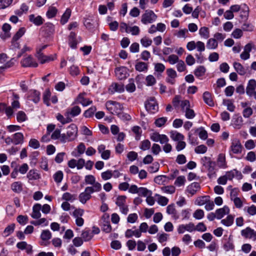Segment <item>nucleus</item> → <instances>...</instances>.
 I'll return each mask as SVG.
<instances>
[{"label": "nucleus", "mask_w": 256, "mask_h": 256, "mask_svg": "<svg viewBox=\"0 0 256 256\" xmlns=\"http://www.w3.org/2000/svg\"><path fill=\"white\" fill-rule=\"evenodd\" d=\"M106 109L112 114L118 115L123 110L122 106L120 103L112 100H108L106 103Z\"/></svg>", "instance_id": "nucleus-3"}, {"label": "nucleus", "mask_w": 256, "mask_h": 256, "mask_svg": "<svg viewBox=\"0 0 256 256\" xmlns=\"http://www.w3.org/2000/svg\"><path fill=\"white\" fill-rule=\"evenodd\" d=\"M243 124V120L242 116H237L234 122V128L240 129Z\"/></svg>", "instance_id": "nucleus-56"}, {"label": "nucleus", "mask_w": 256, "mask_h": 256, "mask_svg": "<svg viewBox=\"0 0 256 256\" xmlns=\"http://www.w3.org/2000/svg\"><path fill=\"white\" fill-rule=\"evenodd\" d=\"M84 24L88 28H91L94 24V21L93 16H88V18H85L84 20Z\"/></svg>", "instance_id": "nucleus-44"}, {"label": "nucleus", "mask_w": 256, "mask_h": 256, "mask_svg": "<svg viewBox=\"0 0 256 256\" xmlns=\"http://www.w3.org/2000/svg\"><path fill=\"white\" fill-rule=\"evenodd\" d=\"M166 177L165 176L160 175L156 176L154 179V182L160 185L164 184L166 181Z\"/></svg>", "instance_id": "nucleus-49"}, {"label": "nucleus", "mask_w": 256, "mask_h": 256, "mask_svg": "<svg viewBox=\"0 0 256 256\" xmlns=\"http://www.w3.org/2000/svg\"><path fill=\"white\" fill-rule=\"evenodd\" d=\"M206 71V69L205 67L202 66H200L195 70L194 74L196 77L200 78L204 74Z\"/></svg>", "instance_id": "nucleus-38"}, {"label": "nucleus", "mask_w": 256, "mask_h": 256, "mask_svg": "<svg viewBox=\"0 0 256 256\" xmlns=\"http://www.w3.org/2000/svg\"><path fill=\"white\" fill-rule=\"evenodd\" d=\"M256 88V81L252 79L248 81V86L246 88V93L249 96H252L254 91Z\"/></svg>", "instance_id": "nucleus-16"}, {"label": "nucleus", "mask_w": 256, "mask_h": 256, "mask_svg": "<svg viewBox=\"0 0 256 256\" xmlns=\"http://www.w3.org/2000/svg\"><path fill=\"white\" fill-rule=\"evenodd\" d=\"M140 32V28L136 26H129L127 33H130L133 36H137L139 34Z\"/></svg>", "instance_id": "nucleus-53"}, {"label": "nucleus", "mask_w": 256, "mask_h": 256, "mask_svg": "<svg viewBox=\"0 0 256 256\" xmlns=\"http://www.w3.org/2000/svg\"><path fill=\"white\" fill-rule=\"evenodd\" d=\"M40 237L42 240H48L51 238L52 234L48 230H44L42 232Z\"/></svg>", "instance_id": "nucleus-55"}, {"label": "nucleus", "mask_w": 256, "mask_h": 256, "mask_svg": "<svg viewBox=\"0 0 256 256\" xmlns=\"http://www.w3.org/2000/svg\"><path fill=\"white\" fill-rule=\"evenodd\" d=\"M14 228L15 224H14L8 225L4 231L3 234L4 236H8L9 235L12 234L14 231Z\"/></svg>", "instance_id": "nucleus-46"}, {"label": "nucleus", "mask_w": 256, "mask_h": 256, "mask_svg": "<svg viewBox=\"0 0 256 256\" xmlns=\"http://www.w3.org/2000/svg\"><path fill=\"white\" fill-rule=\"evenodd\" d=\"M199 34L204 39H207L210 36L208 28L204 26L201 28L199 30Z\"/></svg>", "instance_id": "nucleus-45"}, {"label": "nucleus", "mask_w": 256, "mask_h": 256, "mask_svg": "<svg viewBox=\"0 0 256 256\" xmlns=\"http://www.w3.org/2000/svg\"><path fill=\"white\" fill-rule=\"evenodd\" d=\"M42 208L40 204H36L33 206L32 212L31 214V216L34 219H38L41 216L40 210Z\"/></svg>", "instance_id": "nucleus-18"}, {"label": "nucleus", "mask_w": 256, "mask_h": 256, "mask_svg": "<svg viewBox=\"0 0 256 256\" xmlns=\"http://www.w3.org/2000/svg\"><path fill=\"white\" fill-rule=\"evenodd\" d=\"M201 163L203 166L206 168L210 164H214V162L212 161L210 157L204 156L201 159Z\"/></svg>", "instance_id": "nucleus-58"}, {"label": "nucleus", "mask_w": 256, "mask_h": 256, "mask_svg": "<svg viewBox=\"0 0 256 256\" xmlns=\"http://www.w3.org/2000/svg\"><path fill=\"white\" fill-rule=\"evenodd\" d=\"M240 233L244 238L252 239L253 240H256V232L250 227L242 230Z\"/></svg>", "instance_id": "nucleus-9"}, {"label": "nucleus", "mask_w": 256, "mask_h": 256, "mask_svg": "<svg viewBox=\"0 0 256 256\" xmlns=\"http://www.w3.org/2000/svg\"><path fill=\"white\" fill-rule=\"evenodd\" d=\"M63 172L61 170L56 172L53 176L54 181L56 183H60L63 178Z\"/></svg>", "instance_id": "nucleus-54"}, {"label": "nucleus", "mask_w": 256, "mask_h": 256, "mask_svg": "<svg viewBox=\"0 0 256 256\" xmlns=\"http://www.w3.org/2000/svg\"><path fill=\"white\" fill-rule=\"evenodd\" d=\"M154 66L155 72H158L159 74L163 72L165 70V66L162 63H156L154 64Z\"/></svg>", "instance_id": "nucleus-51"}, {"label": "nucleus", "mask_w": 256, "mask_h": 256, "mask_svg": "<svg viewBox=\"0 0 256 256\" xmlns=\"http://www.w3.org/2000/svg\"><path fill=\"white\" fill-rule=\"evenodd\" d=\"M146 110L150 113H155L158 110V104L154 98H150L145 102Z\"/></svg>", "instance_id": "nucleus-6"}, {"label": "nucleus", "mask_w": 256, "mask_h": 256, "mask_svg": "<svg viewBox=\"0 0 256 256\" xmlns=\"http://www.w3.org/2000/svg\"><path fill=\"white\" fill-rule=\"evenodd\" d=\"M135 68L140 72H146L148 70V64L144 62H138L136 64Z\"/></svg>", "instance_id": "nucleus-33"}, {"label": "nucleus", "mask_w": 256, "mask_h": 256, "mask_svg": "<svg viewBox=\"0 0 256 256\" xmlns=\"http://www.w3.org/2000/svg\"><path fill=\"white\" fill-rule=\"evenodd\" d=\"M62 199L66 201L72 202L76 199V196L66 192L62 194Z\"/></svg>", "instance_id": "nucleus-52"}, {"label": "nucleus", "mask_w": 256, "mask_h": 256, "mask_svg": "<svg viewBox=\"0 0 256 256\" xmlns=\"http://www.w3.org/2000/svg\"><path fill=\"white\" fill-rule=\"evenodd\" d=\"M126 88L130 92H132L136 90V86L133 79L130 80V82L126 86Z\"/></svg>", "instance_id": "nucleus-64"}, {"label": "nucleus", "mask_w": 256, "mask_h": 256, "mask_svg": "<svg viewBox=\"0 0 256 256\" xmlns=\"http://www.w3.org/2000/svg\"><path fill=\"white\" fill-rule=\"evenodd\" d=\"M200 186L198 182H192L186 188V191L192 196L194 194L200 190Z\"/></svg>", "instance_id": "nucleus-15"}, {"label": "nucleus", "mask_w": 256, "mask_h": 256, "mask_svg": "<svg viewBox=\"0 0 256 256\" xmlns=\"http://www.w3.org/2000/svg\"><path fill=\"white\" fill-rule=\"evenodd\" d=\"M108 90L112 93H114L115 92H122L124 91V87L122 84L112 83L110 86Z\"/></svg>", "instance_id": "nucleus-21"}, {"label": "nucleus", "mask_w": 256, "mask_h": 256, "mask_svg": "<svg viewBox=\"0 0 256 256\" xmlns=\"http://www.w3.org/2000/svg\"><path fill=\"white\" fill-rule=\"evenodd\" d=\"M27 119L26 116L24 112L19 111L16 114V120L19 122L26 121Z\"/></svg>", "instance_id": "nucleus-63"}, {"label": "nucleus", "mask_w": 256, "mask_h": 256, "mask_svg": "<svg viewBox=\"0 0 256 256\" xmlns=\"http://www.w3.org/2000/svg\"><path fill=\"white\" fill-rule=\"evenodd\" d=\"M58 12V9L54 6H50L46 12V15L48 18L54 17Z\"/></svg>", "instance_id": "nucleus-41"}, {"label": "nucleus", "mask_w": 256, "mask_h": 256, "mask_svg": "<svg viewBox=\"0 0 256 256\" xmlns=\"http://www.w3.org/2000/svg\"><path fill=\"white\" fill-rule=\"evenodd\" d=\"M157 19V16L151 10H146L142 16L141 22L144 24H148L154 22Z\"/></svg>", "instance_id": "nucleus-5"}, {"label": "nucleus", "mask_w": 256, "mask_h": 256, "mask_svg": "<svg viewBox=\"0 0 256 256\" xmlns=\"http://www.w3.org/2000/svg\"><path fill=\"white\" fill-rule=\"evenodd\" d=\"M125 236L127 238H131L132 236H134L136 238H140L141 236V234L140 232L138 230H132L130 229H128L125 232Z\"/></svg>", "instance_id": "nucleus-31"}, {"label": "nucleus", "mask_w": 256, "mask_h": 256, "mask_svg": "<svg viewBox=\"0 0 256 256\" xmlns=\"http://www.w3.org/2000/svg\"><path fill=\"white\" fill-rule=\"evenodd\" d=\"M29 20L31 22L37 26H40L44 22V20L41 16H36L34 14L29 16Z\"/></svg>", "instance_id": "nucleus-20"}, {"label": "nucleus", "mask_w": 256, "mask_h": 256, "mask_svg": "<svg viewBox=\"0 0 256 256\" xmlns=\"http://www.w3.org/2000/svg\"><path fill=\"white\" fill-rule=\"evenodd\" d=\"M223 104L226 106L227 109L230 112H234L235 109V106L232 102L230 100H224Z\"/></svg>", "instance_id": "nucleus-48"}, {"label": "nucleus", "mask_w": 256, "mask_h": 256, "mask_svg": "<svg viewBox=\"0 0 256 256\" xmlns=\"http://www.w3.org/2000/svg\"><path fill=\"white\" fill-rule=\"evenodd\" d=\"M27 178L30 180H37L40 178V174L38 172L37 170H31L28 172L27 174Z\"/></svg>", "instance_id": "nucleus-26"}, {"label": "nucleus", "mask_w": 256, "mask_h": 256, "mask_svg": "<svg viewBox=\"0 0 256 256\" xmlns=\"http://www.w3.org/2000/svg\"><path fill=\"white\" fill-rule=\"evenodd\" d=\"M184 100H181V96L179 95L176 96L172 100V104L176 108H178L179 106L181 107L182 102Z\"/></svg>", "instance_id": "nucleus-59"}, {"label": "nucleus", "mask_w": 256, "mask_h": 256, "mask_svg": "<svg viewBox=\"0 0 256 256\" xmlns=\"http://www.w3.org/2000/svg\"><path fill=\"white\" fill-rule=\"evenodd\" d=\"M166 212L168 214H171L175 220L178 218V216L174 204H170L167 206Z\"/></svg>", "instance_id": "nucleus-32"}, {"label": "nucleus", "mask_w": 256, "mask_h": 256, "mask_svg": "<svg viewBox=\"0 0 256 256\" xmlns=\"http://www.w3.org/2000/svg\"><path fill=\"white\" fill-rule=\"evenodd\" d=\"M186 180L184 176H178L174 182V185L177 186H181L185 184Z\"/></svg>", "instance_id": "nucleus-50"}, {"label": "nucleus", "mask_w": 256, "mask_h": 256, "mask_svg": "<svg viewBox=\"0 0 256 256\" xmlns=\"http://www.w3.org/2000/svg\"><path fill=\"white\" fill-rule=\"evenodd\" d=\"M72 14V10L70 8H68L65 12L62 15L60 18V23L62 24H66L68 20Z\"/></svg>", "instance_id": "nucleus-30"}, {"label": "nucleus", "mask_w": 256, "mask_h": 256, "mask_svg": "<svg viewBox=\"0 0 256 256\" xmlns=\"http://www.w3.org/2000/svg\"><path fill=\"white\" fill-rule=\"evenodd\" d=\"M30 100L35 103H37L40 100V92L36 90L30 91Z\"/></svg>", "instance_id": "nucleus-35"}, {"label": "nucleus", "mask_w": 256, "mask_h": 256, "mask_svg": "<svg viewBox=\"0 0 256 256\" xmlns=\"http://www.w3.org/2000/svg\"><path fill=\"white\" fill-rule=\"evenodd\" d=\"M181 110L184 113V116L188 119H192L196 116L194 110L190 108V104L189 100H185L182 102Z\"/></svg>", "instance_id": "nucleus-4"}, {"label": "nucleus", "mask_w": 256, "mask_h": 256, "mask_svg": "<svg viewBox=\"0 0 256 256\" xmlns=\"http://www.w3.org/2000/svg\"><path fill=\"white\" fill-rule=\"evenodd\" d=\"M177 230L178 233L180 234H184L186 231L192 232L194 231V224L192 222H189L186 224H180L178 226Z\"/></svg>", "instance_id": "nucleus-11"}, {"label": "nucleus", "mask_w": 256, "mask_h": 256, "mask_svg": "<svg viewBox=\"0 0 256 256\" xmlns=\"http://www.w3.org/2000/svg\"><path fill=\"white\" fill-rule=\"evenodd\" d=\"M210 198V197L208 196H200L196 198V203L198 206H203L206 204L208 202V200Z\"/></svg>", "instance_id": "nucleus-36"}, {"label": "nucleus", "mask_w": 256, "mask_h": 256, "mask_svg": "<svg viewBox=\"0 0 256 256\" xmlns=\"http://www.w3.org/2000/svg\"><path fill=\"white\" fill-rule=\"evenodd\" d=\"M150 138L154 142H160L162 144L169 142V139L166 135L160 134L158 132L151 134Z\"/></svg>", "instance_id": "nucleus-7"}, {"label": "nucleus", "mask_w": 256, "mask_h": 256, "mask_svg": "<svg viewBox=\"0 0 256 256\" xmlns=\"http://www.w3.org/2000/svg\"><path fill=\"white\" fill-rule=\"evenodd\" d=\"M203 99L204 102L210 106H214V102L212 98L211 94L208 92H206L203 94Z\"/></svg>", "instance_id": "nucleus-28"}, {"label": "nucleus", "mask_w": 256, "mask_h": 256, "mask_svg": "<svg viewBox=\"0 0 256 256\" xmlns=\"http://www.w3.org/2000/svg\"><path fill=\"white\" fill-rule=\"evenodd\" d=\"M146 86H152L156 83V80L152 75L150 74L146 77Z\"/></svg>", "instance_id": "nucleus-60"}, {"label": "nucleus", "mask_w": 256, "mask_h": 256, "mask_svg": "<svg viewBox=\"0 0 256 256\" xmlns=\"http://www.w3.org/2000/svg\"><path fill=\"white\" fill-rule=\"evenodd\" d=\"M242 145L238 138H235L232 140L230 150L234 154H240L242 151Z\"/></svg>", "instance_id": "nucleus-8"}, {"label": "nucleus", "mask_w": 256, "mask_h": 256, "mask_svg": "<svg viewBox=\"0 0 256 256\" xmlns=\"http://www.w3.org/2000/svg\"><path fill=\"white\" fill-rule=\"evenodd\" d=\"M234 68L236 72L241 76L244 75L247 72V70L240 63L234 62L233 64Z\"/></svg>", "instance_id": "nucleus-24"}, {"label": "nucleus", "mask_w": 256, "mask_h": 256, "mask_svg": "<svg viewBox=\"0 0 256 256\" xmlns=\"http://www.w3.org/2000/svg\"><path fill=\"white\" fill-rule=\"evenodd\" d=\"M206 168H208V176L210 178H214L216 176V171L215 169V162H214V164H210V166H207Z\"/></svg>", "instance_id": "nucleus-42"}, {"label": "nucleus", "mask_w": 256, "mask_h": 256, "mask_svg": "<svg viewBox=\"0 0 256 256\" xmlns=\"http://www.w3.org/2000/svg\"><path fill=\"white\" fill-rule=\"evenodd\" d=\"M14 144H22L24 142V137L22 132H16L12 136Z\"/></svg>", "instance_id": "nucleus-27"}, {"label": "nucleus", "mask_w": 256, "mask_h": 256, "mask_svg": "<svg viewBox=\"0 0 256 256\" xmlns=\"http://www.w3.org/2000/svg\"><path fill=\"white\" fill-rule=\"evenodd\" d=\"M85 182L88 184H92V186H94L95 184L98 182H96V178L92 175H87L85 176L84 179Z\"/></svg>", "instance_id": "nucleus-47"}, {"label": "nucleus", "mask_w": 256, "mask_h": 256, "mask_svg": "<svg viewBox=\"0 0 256 256\" xmlns=\"http://www.w3.org/2000/svg\"><path fill=\"white\" fill-rule=\"evenodd\" d=\"M78 133V128L74 124H70L66 128V133L62 134V142L65 143L74 140Z\"/></svg>", "instance_id": "nucleus-2"}, {"label": "nucleus", "mask_w": 256, "mask_h": 256, "mask_svg": "<svg viewBox=\"0 0 256 256\" xmlns=\"http://www.w3.org/2000/svg\"><path fill=\"white\" fill-rule=\"evenodd\" d=\"M161 190L164 192L169 194H174L176 190L174 186H163L161 188Z\"/></svg>", "instance_id": "nucleus-62"}, {"label": "nucleus", "mask_w": 256, "mask_h": 256, "mask_svg": "<svg viewBox=\"0 0 256 256\" xmlns=\"http://www.w3.org/2000/svg\"><path fill=\"white\" fill-rule=\"evenodd\" d=\"M217 164L220 168H224L226 167V157L224 154H220L218 155L217 160Z\"/></svg>", "instance_id": "nucleus-34"}, {"label": "nucleus", "mask_w": 256, "mask_h": 256, "mask_svg": "<svg viewBox=\"0 0 256 256\" xmlns=\"http://www.w3.org/2000/svg\"><path fill=\"white\" fill-rule=\"evenodd\" d=\"M140 42L144 47L147 48L152 44V40L146 36H144L141 38Z\"/></svg>", "instance_id": "nucleus-57"}, {"label": "nucleus", "mask_w": 256, "mask_h": 256, "mask_svg": "<svg viewBox=\"0 0 256 256\" xmlns=\"http://www.w3.org/2000/svg\"><path fill=\"white\" fill-rule=\"evenodd\" d=\"M230 209L228 206H224L222 208H218L216 211L217 219H221L224 216L229 214Z\"/></svg>", "instance_id": "nucleus-23"}, {"label": "nucleus", "mask_w": 256, "mask_h": 256, "mask_svg": "<svg viewBox=\"0 0 256 256\" xmlns=\"http://www.w3.org/2000/svg\"><path fill=\"white\" fill-rule=\"evenodd\" d=\"M116 76L120 80L126 78L128 76V72L126 68L120 67L115 70Z\"/></svg>", "instance_id": "nucleus-14"}, {"label": "nucleus", "mask_w": 256, "mask_h": 256, "mask_svg": "<svg viewBox=\"0 0 256 256\" xmlns=\"http://www.w3.org/2000/svg\"><path fill=\"white\" fill-rule=\"evenodd\" d=\"M81 112V109L78 106H74L72 108H68L66 113L65 116L68 117L70 116L72 117H74L78 116Z\"/></svg>", "instance_id": "nucleus-13"}, {"label": "nucleus", "mask_w": 256, "mask_h": 256, "mask_svg": "<svg viewBox=\"0 0 256 256\" xmlns=\"http://www.w3.org/2000/svg\"><path fill=\"white\" fill-rule=\"evenodd\" d=\"M150 141L148 140H145L141 142L140 148L142 150H146L150 149Z\"/></svg>", "instance_id": "nucleus-61"}, {"label": "nucleus", "mask_w": 256, "mask_h": 256, "mask_svg": "<svg viewBox=\"0 0 256 256\" xmlns=\"http://www.w3.org/2000/svg\"><path fill=\"white\" fill-rule=\"evenodd\" d=\"M138 194L140 196L146 197L148 196L152 195V192L146 188L140 187L138 188Z\"/></svg>", "instance_id": "nucleus-39"}, {"label": "nucleus", "mask_w": 256, "mask_h": 256, "mask_svg": "<svg viewBox=\"0 0 256 256\" xmlns=\"http://www.w3.org/2000/svg\"><path fill=\"white\" fill-rule=\"evenodd\" d=\"M26 29L24 28H20L16 34L14 36L12 41L16 42L25 33Z\"/></svg>", "instance_id": "nucleus-43"}, {"label": "nucleus", "mask_w": 256, "mask_h": 256, "mask_svg": "<svg viewBox=\"0 0 256 256\" xmlns=\"http://www.w3.org/2000/svg\"><path fill=\"white\" fill-rule=\"evenodd\" d=\"M101 189L102 186L100 183L96 184L94 186L86 188L84 191L80 194L78 196L79 200L82 204H86L91 198L92 194L94 192H98Z\"/></svg>", "instance_id": "nucleus-1"}, {"label": "nucleus", "mask_w": 256, "mask_h": 256, "mask_svg": "<svg viewBox=\"0 0 256 256\" xmlns=\"http://www.w3.org/2000/svg\"><path fill=\"white\" fill-rule=\"evenodd\" d=\"M218 46V43L214 38L209 39L206 43V48L210 50H214Z\"/></svg>", "instance_id": "nucleus-37"}, {"label": "nucleus", "mask_w": 256, "mask_h": 256, "mask_svg": "<svg viewBox=\"0 0 256 256\" xmlns=\"http://www.w3.org/2000/svg\"><path fill=\"white\" fill-rule=\"evenodd\" d=\"M170 137L173 140L177 142L183 140L184 138L183 134L176 131H171L170 132Z\"/></svg>", "instance_id": "nucleus-29"}, {"label": "nucleus", "mask_w": 256, "mask_h": 256, "mask_svg": "<svg viewBox=\"0 0 256 256\" xmlns=\"http://www.w3.org/2000/svg\"><path fill=\"white\" fill-rule=\"evenodd\" d=\"M84 94H80L76 98L77 102L80 104L84 106H86L92 104V100L87 99L84 96Z\"/></svg>", "instance_id": "nucleus-19"}, {"label": "nucleus", "mask_w": 256, "mask_h": 256, "mask_svg": "<svg viewBox=\"0 0 256 256\" xmlns=\"http://www.w3.org/2000/svg\"><path fill=\"white\" fill-rule=\"evenodd\" d=\"M36 57L42 64L54 60L52 56H45L42 52H36Z\"/></svg>", "instance_id": "nucleus-17"}, {"label": "nucleus", "mask_w": 256, "mask_h": 256, "mask_svg": "<svg viewBox=\"0 0 256 256\" xmlns=\"http://www.w3.org/2000/svg\"><path fill=\"white\" fill-rule=\"evenodd\" d=\"M22 182H15L11 184L10 188L14 192L19 194L22 190Z\"/></svg>", "instance_id": "nucleus-25"}, {"label": "nucleus", "mask_w": 256, "mask_h": 256, "mask_svg": "<svg viewBox=\"0 0 256 256\" xmlns=\"http://www.w3.org/2000/svg\"><path fill=\"white\" fill-rule=\"evenodd\" d=\"M234 220V217L232 215H228L226 218L221 220V223L226 226H230L233 224Z\"/></svg>", "instance_id": "nucleus-40"}, {"label": "nucleus", "mask_w": 256, "mask_h": 256, "mask_svg": "<svg viewBox=\"0 0 256 256\" xmlns=\"http://www.w3.org/2000/svg\"><path fill=\"white\" fill-rule=\"evenodd\" d=\"M76 34L74 32H71L68 37V44L72 48H76L78 43L81 40L80 38H77Z\"/></svg>", "instance_id": "nucleus-12"}, {"label": "nucleus", "mask_w": 256, "mask_h": 256, "mask_svg": "<svg viewBox=\"0 0 256 256\" xmlns=\"http://www.w3.org/2000/svg\"><path fill=\"white\" fill-rule=\"evenodd\" d=\"M21 64L23 67H34L38 66V63L34 60L31 56H28L21 60Z\"/></svg>", "instance_id": "nucleus-10"}, {"label": "nucleus", "mask_w": 256, "mask_h": 256, "mask_svg": "<svg viewBox=\"0 0 256 256\" xmlns=\"http://www.w3.org/2000/svg\"><path fill=\"white\" fill-rule=\"evenodd\" d=\"M225 176L228 180H232L235 176L237 177L238 178H240L242 177L241 172L236 170H233L227 172L226 173Z\"/></svg>", "instance_id": "nucleus-22"}]
</instances>
